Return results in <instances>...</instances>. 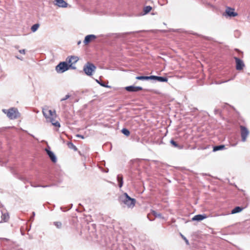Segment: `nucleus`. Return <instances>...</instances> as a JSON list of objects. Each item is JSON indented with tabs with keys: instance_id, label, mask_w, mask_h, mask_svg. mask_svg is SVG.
Segmentation results:
<instances>
[{
	"instance_id": "obj_1",
	"label": "nucleus",
	"mask_w": 250,
	"mask_h": 250,
	"mask_svg": "<svg viewBox=\"0 0 250 250\" xmlns=\"http://www.w3.org/2000/svg\"><path fill=\"white\" fill-rule=\"evenodd\" d=\"M119 202L126 205L128 208H133L135 205L136 200L134 198H131L127 193L125 192L119 198Z\"/></svg>"
},
{
	"instance_id": "obj_2",
	"label": "nucleus",
	"mask_w": 250,
	"mask_h": 250,
	"mask_svg": "<svg viewBox=\"0 0 250 250\" xmlns=\"http://www.w3.org/2000/svg\"><path fill=\"white\" fill-rule=\"evenodd\" d=\"M96 67L95 65L90 62H86L83 66V71L88 76H91Z\"/></svg>"
},
{
	"instance_id": "obj_3",
	"label": "nucleus",
	"mask_w": 250,
	"mask_h": 250,
	"mask_svg": "<svg viewBox=\"0 0 250 250\" xmlns=\"http://www.w3.org/2000/svg\"><path fill=\"white\" fill-rule=\"evenodd\" d=\"M71 65H69L66 62H60L56 66V70L58 73H63L70 68Z\"/></svg>"
},
{
	"instance_id": "obj_4",
	"label": "nucleus",
	"mask_w": 250,
	"mask_h": 250,
	"mask_svg": "<svg viewBox=\"0 0 250 250\" xmlns=\"http://www.w3.org/2000/svg\"><path fill=\"white\" fill-rule=\"evenodd\" d=\"M2 111L7 114V116L10 119H15L18 117L19 113L18 110L15 108H11L8 110L3 109Z\"/></svg>"
},
{
	"instance_id": "obj_5",
	"label": "nucleus",
	"mask_w": 250,
	"mask_h": 250,
	"mask_svg": "<svg viewBox=\"0 0 250 250\" xmlns=\"http://www.w3.org/2000/svg\"><path fill=\"white\" fill-rule=\"evenodd\" d=\"M240 127L242 141L243 142H245L246 141V138L249 134V131L247 127L243 125H240Z\"/></svg>"
},
{
	"instance_id": "obj_6",
	"label": "nucleus",
	"mask_w": 250,
	"mask_h": 250,
	"mask_svg": "<svg viewBox=\"0 0 250 250\" xmlns=\"http://www.w3.org/2000/svg\"><path fill=\"white\" fill-rule=\"evenodd\" d=\"M42 113L46 119H48L51 117L56 116V111L55 110L53 111L47 108L42 109Z\"/></svg>"
},
{
	"instance_id": "obj_7",
	"label": "nucleus",
	"mask_w": 250,
	"mask_h": 250,
	"mask_svg": "<svg viewBox=\"0 0 250 250\" xmlns=\"http://www.w3.org/2000/svg\"><path fill=\"white\" fill-rule=\"evenodd\" d=\"M223 15L226 17H234L237 15V13L234 12L233 8L227 7L225 13Z\"/></svg>"
},
{
	"instance_id": "obj_8",
	"label": "nucleus",
	"mask_w": 250,
	"mask_h": 250,
	"mask_svg": "<svg viewBox=\"0 0 250 250\" xmlns=\"http://www.w3.org/2000/svg\"><path fill=\"white\" fill-rule=\"evenodd\" d=\"M79 59L77 57L74 56H69L66 58V62L69 65H71V68L73 69H75V67H73L72 65L74 63H75L78 61Z\"/></svg>"
},
{
	"instance_id": "obj_9",
	"label": "nucleus",
	"mask_w": 250,
	"mask_h": 250,
	"mask_svg": "<svg viewBox=\"0 0 250 250\" xmlns=\"http://www.w3.org/2000/svg\"><path fill=\"white\" fill-rule=\"evenodd\" d=\"M234 59L236 62V69L237 70H242L245 66L243 61L236 57H234Z\"/></svg>"
},
{
	"instance_id": "obj_10",
	"label": "nucleus",
	"mask_w": 250,
	"mask_h": 250,
	"mask_svg": "<svg viewBox=\"0 0 250 250\" xmlns=\"http://www.w3.org/2000/svg\"><path fill=\"white\" fill-rule=\"evenodd\" d=\"M45 151L50 160L53 163H56L57 161V158L54 153L52 151L50 150V147H48V148H45Z\"/></svg>"
},
{
	"instance_id": "obj_11",
	"label": "nucleus",
	"mask_w": 250,
	"mask_h": 250,
	"mask_svg": "<svg viewBox=\"0 0 250 250\" xmlns=\"http://www.w3.org/2000/svg\"><path fill=\"white\" fill-rule=\"evenodd\" d=\"M125 89L128 92H137L143 89V88L141 86H134L133 85H130L126 86Z\"/></svg>"
},
{
	"instance_id": "obj_12",
	"label": "nucleus",
	"mask_w": 250,
	"mask_h": 250,
	"mask_svg": "<svg viewBox=\"0 0 250 250\" xmlns=\"http://www.w3.org/2000/svg\"><path fill=\"white\" fill-rule=\"evenodd\" d=\"M151 80L157 81L160 82H167L168 81V79L166 77L151 75Z\"/></svg>"
},
{
	"instance_id": "obj_13",
	"label": "nucleus",
	"mask_w": 250,
	"mask_h": 250,
	"mask_svg": "<svg viewBox=\"0 0 250 250\" xmlns=\"http://www.w3.org/2000/svg\"><path fill=\"white\" fill-rule=\"evenodd\" d=\"M96 36L94 35H88L85 36L83 42L85 44H87L90 42L92 40L95 39Z\"/></svg>"
},
{
	"instance_id": "obj_14",
	"label": "nucleus",
	"mask_w": 250,
	"mask_h": 250,
	"mask_svg": "<svg viewBox=\"0 0 250 250\" xmlns=\"http://www.w3.org/2000/svg\"><path fill=\"white\" fill-rule=\"evenodd\" d=\"M207 216L205 214H198L195 215L192 218V221H200L206 218Z\"/></svg>"
},
{
	"instance_id": "obj_15",
	"label": "nucleus",
	"mask_w": 250,
	"mask_h": 250,
	"mask_svg": "<svg viewBox=\"0 0 250 250\" xmlns=\"http://www.w3.org/2000/svg\"><path fill=\"white\" fill-rule=\"evenodd\" d=\"M56 2V5L60 7H66L67 3L63 0H55Z\"/></svg>"
},
{
	"instance_id": "obj_16",
	"label": "nucleus",
	"mask_w": 250,
	"mask_h": 250,
	"mask_svg": "<svg viewBox=\"0 0 250 250\" xmlns=\"http://www.w3.org/2000/svg\"><path fill=\"white\" fill-rule=\"evenodd\" d=\"M117 180L118 182V185L119 188H122L123 185L124 181H123V177L122 175L119 174L117 175Z\"/></svg>"
},
{
	"instance_id": "obj_17",
	"label": "nucleus",
	"mask_w": 250,
	"mask_h": 250,
	"mask_svg": "<svg viewBox=\"0 0 250 250\" xmlns=\"http://www.w3.org/2000/svg\"><path fill=\"white\" fill-rule=\"evenodd\" d=\"M225 148V146L224 145L215 146L213 147V151L215 152L218 150H223Z\"/></svg>"
},
{
	"instance_id": "obj_18",
	"label": "nucleus",
	"mask_w": 250,
	"mask_h": 250,
	"mask_svg": "<svg viewBox=\"0 0 250 250\" xmlns=\"http://www.w3.org/2000/svg\"><path fill=\"white\" fill-rule=\"evenodd\" d=\"M243 209H244V208L239 207V206L236 207L233 209L231 210V214H235V213H239V212H241Z\"/></svg>"
},
{
	"instance_id": "obj_19",
	"label": "nucleus",
	"mask_w": 250,
	"mask_h": 250,
	"mask_svg": "<svg viewBox=\"0 0 250 250\" xmlns=\"http://www.w3.org/2000/svg\"><path fill=\"white\" fill-rule=\"evenodd\" d=\"M9 219V215L7 212H2L1 219L4 222H7Z\"/></svg>"
},
{
	"instance_id": "obj_20",
	"label": "nucleus",
	"mask_w": 250,
	"mask_h": 250,
	"mask_svg": "<svg viewBox=\"0 0 250 250\" xmlns=\"http://www.w3.org/2000/svg\"><path fill=\"white\" fill-rule=\"evenodd\" d=\"M151 76H137L136 77V79L137 80H149L151 79Z\"/></svg>"
},
{
	"instance_id": "obj_21",
	"label": "nucleus",
	"mask_w": 250,
	"mask_h": 250,
	"mask_svg": "<svg viewBox=\"0 0 250 250\" xmlns=\"http://www.w3.org/2000/svg\"><path fill=\"white\" fill-rule=\"evenodd\" d=\"M67 145L69 148L73 149L74 151L77 150V148L76 147V146L75 145H74V144L72 142H67Z\"/></svg>"
},
{
	"instance_id": "obj_22",
	"label": "nucleus",
	"mask_w": 250,
	"mask_h": 250,
	"mask_svg": "<svg viewBox=\"0 0 250 250\" xmlns=\"http://www.w3.org/2000/svg\"><path fill=\"white\" fill-rule=\"evenodd\" d=\"M151 9L152 7L150 6H146L143 9V15H145L148 13L151 10Z\"/></svg>"
},
{
	"instance_id": "obj_23",
	"label": "nucleus",
	"mask_w": 250,
	"mask_h": 250,
	"mask_svg": "<svg viewBox=\"0 0 250 250\" xmlns=\"http://www.w3.org/2000/svg\"><path fill=\"white\" fill-rule=\"evenodd\" d=\"M40 26L39 23H36L31 26V30L33 32H36Z\"/></svg>"
},
{
	"instance_id": "obj_24",
	"label": "nucleus",
	"mask_w": 250,
	"mask_h": 250,
	"mask_svg": "<svg viewBox=\"0 0 250 250\" xmlns=\"http://www.w3.org/2000/svg\"><path fill=\"white\" fill-rule=\"evenodd\" d=\"M121 132L123 134L126 136H128L130 135V131L127 128H123L121 130Z\"/></svg>"
},
{
	"instance_id": "obj_25",
	"label": "nucleus",
	"mask_w": 250,
	"mask_h": 250,
	"mask_svg": "<svg viewBox=\"0 0 250 250\" xmlns=\"http://www.w3.org/2000/svg\"><path fill=\"white\" fill-rule=\"evenodd\" d=\"M170 144L175 147L181 148L182 147L177 144V143L174 141L173 140H171Z\"/></svg>"
},
{
	"instance_id": "obj_26",
	"label": "nucleus",
	"mask_w": 250,
	"mask_h": 250,
	"mask_svg": "<svg viewBox=\"0 0 250 250\" xmlns=\"http://www.w3.org/2000/svg\"><path fill=\"white\" fill-rule=\"evenodd\" d=\"M53 224L58 229H61L62 227V223L60 221L54 222Z\"/></svg>"
},
{
	"instance_id": "obj_27",
	"label": "nucleus",
	"mask_w": 250,
	"mask_h": 250,
	"mask_svg": "<svg viewBox=\"0 0 250 250\" xmlns=\"http://www.w3.org/2000/svg\"><path fill=\"white\" fill-rule=\"evenodd\" d=\"M96 81L97 83H98L100 85H101L103 87H110L109 86H108L107 84H105L103 82L99 81L98 80H96Z\"/></svg>"
},
{
	"instance_id": "obj_28",
	"label": "nucleus",
	"mask_w": 250,
	"mask_h": 250,
	"mask_svg": "<svg viewBox=\"0 0 250 250\" xmlns=\"http://www.w3.org/2000/svg\"><path fill=\"white\" fill-rule=\"evenodd\" d=\"M180 236H181V237L185 240L186 244L188 245H189L188 240L182 233H180Z\"/></svg>"
},
{
	"instance_id": "obj_29",
	"label": "nucleus",
	"mask_w": 250,
	"mask_h": 250,
	"mask_svg": "<svg viewBox=\"0 0 250 250\" xmlns=\"http://www.w3.org/2000/svg\"><path fill=\"white\" fill-rule=\"evenodd\" d=\"M32 186L34 187H42V188H46V187H50V185H43V186H41V185H32ZM51 185H50L51 186Z\"/></svg>"
},
{
	"instance_id": "obj_30",
	"label": "nucleus",
	"mask_w": 250,
	"mask_h": 250,
	"mask_svg": "<svg viewBox=\"0 0 250 250\" xmlns=\"http://www.w3.org/2000/svg\"><path fill=\"white\" fill-rule=\"evenodd\" d=\"M70 97V95L69 94H67L65 95V97H64L63 98H62L61 99V101L62 102V101H65L67 99H68V98H69Z\"/></svg>"
},
{
	"instance_id": "obj_31",
	"label": "nucleus",
	"mask_w": 250,
	"mask_h": 250,
	"mask_svg": "<svg viewBox=\"0 0 250 250\" xmlns=\"http://www.w3.org/2000/svg\"><path fill=\"white\" fill-rule=\"evenodd\" d=\"M152 213L155 217H161V214L160 213H157V212L155 211H153Z\"/></svg>"
},
{
	"instance_id": "obj_32",
	"label": "nucleus",
	"mask_w": 250,
	"mask_h": 250,
	"mask_svg": "<svg viewBox=\"0 0 250 250\" xmlns=\"http://www.w3.org/2000/svg\"><path fill=\"white\" fill-rule=\"evenodd\" d=\"M52 125L56 127H60V124L58 121L53 123Z\"/></svg>"
},
{
	"instance_id": "obj_33",
	"label": "nucleus",
	"mask_w": 250,
	"mask_h": 250,
	"mask_svg": "<svg viewBox=\"0 0 250 250\" xmlns=\"http://www.w3.org/2000/svg\"><path fill=\"white\" fill-rule=\"evenodd\" d=\"M214 112L215 114H220V110L219 109H215Z\"/></svg>"
},
{
	"instance_id": "obj_34",
	"label": "nucleus",
	"mask_w": 250,
	"mask_h": 250,
	"mask_svg": "<svg viewBox=\"0 0 250 250\" xmlns=\"http://www.w3.org/2000/svg\"><path fill=\"white\" fill-rule=\"evenodd\" d=\"M48 119H49L50 122L52 123V124H53V123L55 122V119H54V117H51L49 118Z\"/></svg>"
},
{
	"instance_id": "obj_35",
	"label": "nucleus",
	"mask_w": 250,
	"mask_h": 250,
	"mask_svg": "<svg viewBox=\"0 0 250 250\" xmlns=\"http://www.w3.org/2000/svg\"><path fill=\"white\" fill-rule=\"evenodd\" d=\"M19 52L21 54H24L25 53V49H21L19 50Z\"/></svg>"
},
{
	"instance_id": "obj_36",
	"label": "nucleus",
	"mask_w": 250,
	"mask_h": 250,
	"mask_svg": "<svg viewBox=\"0 0 250 250\" xmlns=\"http://www.w3.org/2000/svg\"><path fill=\"white\" fill-rule=\"evenodd\" d=\"M77 137H79V138H82V139H84V136L83 135H80V134L77 135Z\"/></svg>"
},
{
	"instance_id": "obj_37",
	"label": "nucleus",
	"mask_w": 250,
	"mask_h": 250,
	"mask_svg": "<svg viewBox=\"0 0 250 250\" xmlns=\"http://www.w3.org/2000/svg\"><path fill=\"white\" fill-rule=\"evenodd\" d=\"M204 38L206 39V40H212V38H210V37H204Z\"/></svg>"
},
{
	"instance_id": "obj_38",
	"label": "nucleus",
	"mask_w": 250,
	"mask_h": 250,
	"mask_svg": "<svg viewBox=\"0 0 250 250\" xmlns=\"http://www.w3.org/2000/svg\"><path fill=\"white\" fill-rule=\"evenodd\" d=\"M35 215V212H32V216H31V219H31V220H33V219H34V217Z\"/></svg>"
},
{
	"instance_id": "obj_39",
	"label": "nucleus",
	"mask_w": 250,
	"mask_h": 250,
	"mask_svg": "<svg viewBox=\"0 0 250 250\" xmlns=\"http://www.w3.org/2000/svg\"><path fill=\"white\" fill-rule=\"evenodd\" d=\"M16 58L20 60H23V58L22 57H19L18 56H16Z\"/></svg>"
},
{
	"instance_id": "obj_40",
	"label": "nucleus",
	"mask_w": 250,
	"mask_h": 250,
	"mask_svg": "<svg viewBox=\"0 0 250 250\" xmlns=\"http://www.w3.org/2000/svg\"><path fill=\"white\" fill-rule=\"evenodd\" d=\"M29 134L31 136H32V137H33L35 139H36V140H38V139H37V138H36L35 137V136H34L33 135H32V134Z\"/></svg>"
},
{
	"instance_id": "obj_41",
	"label": "nucleus",
	"mask_w": 250,
	"mask_h": 250,
	"mask_svg": "<svg viewBox=\"0 0 250 250\" xmlns=\"http://www.w3.org/2000/svg\"><path fill=\"white\" fill-rule=\"evenodd\" d=\"M129 247L132 249V250H134V247L132 245L129 246Z\"/></svg>"
},
{
	"instance_id": "obj_42",
	"label": "nucleus",
	"mask_w": 250,
	"mask_h": 250,
	"mask_svg": "<svg viewBox=\"0 0 250 250\" xmlns=\"http://www.w3.org/2000/svg\"><path fill=\"white\" fill-rule=\"evenodd\" d=\"M108 171V169L107 168L106 170L104 171V172H107Z\"/></svg>"
},
{
	"instance_id": "obj_43",
	"label": "nucleus",
	"mask_w": 250,
	"mask_h": 250,
	"mask_svg": "<svg viewBox=\"0 0 250 250\" xmlns=\"http://www.w3.org/2000/svg\"><path fill=\"white\" fill-rule=\"evenodd\" d=\"M81 43V42L80 41L78 42V44L79 45Z\"/></svg>"
},
{
	"instance_id": "obj_44",
	"label": "nucleus",
	"mask_w": 250,
	"mask_h": 250,
	"mask_svg": "<svg viewBox=\"0 0 250 250\" xmlns=\"http://www.w3.org/2000/svg\"><path fill=\"white\" fill-rule=\"evenodd\" d=\"M163 1H166L167 3V0H163Z\"/></svg>"
},
{
	"instance_id": "obj_45",
	"label": "nucleus",
	"mask_w": 250,
	"mask_h": 250,
	"mask_svg": "<svg viewBox=\"0 0 250 250\" xmlns=\"http://www.w3.org/2000/svg\"><path fill=\"white\" fill-rule=\"evenodd\" d=\"M72 206H73V204H71V208L72 207Z\"/></svg>"
}]
</instances>
